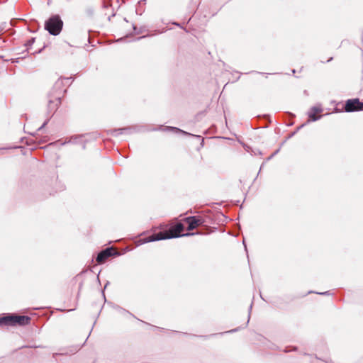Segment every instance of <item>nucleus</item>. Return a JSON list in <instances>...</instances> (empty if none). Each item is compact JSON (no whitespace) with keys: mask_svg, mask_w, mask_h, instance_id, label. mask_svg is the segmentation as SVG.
<instances>
[{"mask_svg":"<svg viewBox=\"0 0 363 363\" xmlns=\"http://www.w3.org/2000/svg\"><path fill=\"white\" fill-rule=\"evenodd\" d=\"M184 226L182 223H178L174 227L169 229L168 232H160L158 233L153 234L146 238V242L159 241L165 239L175 238L181 236H190L196 235L194 233H187L185 234H181L184 230ZM199 234V233H196Z\"/></svg>","mask_w":363,"mask_h":363,"instance_id":"obj_1","label":"nucleus"},{"mask_svg":"<svg viewBox=\"0 0 363 363\" xmlns=\"http://www.w3.org/2000/svg\"><path fill=\"white\" fill-rule=\"evenodd\" d=\"M63 21L59 15L52 16L45 23V29L52 35H57L62 29Z\"/></svg>","mask_w":363,"mask_h":363,"instance_id":"obj_2","label":"nucleus"},{"mask_svg":"<svg viewBox=\"0 0 363 363\" xmlns=\"http://www.w3.org/2000/svg\"><path fill=\"white\" fill-rule=\"evenodd\" d=\"M119 252L113 247H107L101 250L96 257V262L99 264L104 263L108 257L111 256H117Z\"/></svg>","mask_w":363,"mask_h":363,"instance_id":"obj_3","label":"nucleus"},{"mask_svg":"<svg viewBox=\"0 0 363 363\" xmlns=\"http://www.w3.org/2000/svg\"><path fill=\"white\" fill-rule=\"evenodd\" d=\"M346 112H354L363 110V103L359 99H348L345 106Z\"/></svg>","mask_w":363,"mask_h":363,"instance_id":"obj_4","label":"nucleus"},{"mask_svg":"<svg viewBox=\"0 0 363 363\" xmlns=\"http://www.w3.org/2000/svg\"><path fill=\"white\" fill-rule=\"evenodd\" d=\"M184 221L188 223L187 230L191 231L203 225L204 219L199 216H189L185 218Z\"/></svg>","mask_w":363,"mask_h":363,"instance_id":"obj_5","label":"nucleus"},{"mask_svg":"<svg viewBox=\"0 0 363 363\" xmlns=\"http://www.w3.org/2000/svg\"><path fill=\"white\" fill-rule=\"evenodd\" d=\"M101 8L104 11V14L108 16V21H111V18L115 16L116 13L112 7L111 0H103Z\"/></svg>","mask_w":363,"mask_h":363,"instance_id":"obj_6","label":"nucleus"},{"mask_svg":"<svg viewBox=\"0 0 363 363\" xmlns=\"http://www.w3.org/2000/svg\"><path fill=\"white\" fill-rule=\"evenodd\" d=\"M323 111L321 106H314L310 108L308 111V116L311 121H316L321 118V115L316 116L317 113H320Z\"/></svg>","mask_w":363,"mask_h":363,"instance_id":"obj_7","label":"nucleus"},{"mask_svg":"<svg viewBox=\"0 0 363 363\" xmlns=\"http://www.w3.org/2000/svg\"><path fill=\"white\" fill-rule=\"evenodd\" d=\"M16 315L8 314L3 317H0V325H15Z\"/></svg>","mask_w":363,"mask_h":363,"instance_id":"obj_8","label":"nucleus"},{"mask_svg":"<svg viewBox=\"0 0 363 363\" xmlns=\"http://www.w3.org/2000/svg\"><path fill=\"white\" fill-rule=\"evenodd\" d=\"M61 104V98L60 96H56L54 99H50L48 102V110L50 112H55Z\"/></svg>","mask_w":363,"mask_h":363,"instance_id":"obj_9","label":"nucleus"},{"mask_svg":"<svg viewBox=\"0 0 363 363\" xmlns=\"http://www.w3.org/2000/svg\"><path fill=\"white\" fill-rule=\"evenodd\" d=\"M30 318L26 315H16L15 325H26L29 324Z\"/></svg>","mask_w":363,"mask_h":363,"instance_id":"obj_10","label":"nucleus"},{"mask_svg":"<svg viewBox=\"0 0 363 363\" xmlns=\"http://www.w3.org/2000/svg\"><path fill=\"white\" fill-rule=\"evenodd\" d=\"M130 128H117L109 130V134L113 136H118L123 133H130Z\"/></svg>","mask_w":363,"mask_h":363,"instance_id":"obj_11","label":"nucleus"},{"mask_svg":"<svg viewBox=\"0 0 363 363\" xmlns=\"http://www.w3.org/2000/svg\"><path fill=\"white\" fill-rule=\"evenodd\" d=\"M35 38H30V40H28L27 41V43L25 44V45H26V47L27 48V49H29V48H30V46H32V45H33V44L34 43V42H35Z\"/></svg>","mask_w":363,"mask_h":363,"instance_id":"obj_12","label":"nucleus"},{"mask_svg":"<svg viewBox=\"0 0 363 363\" xmlns=\"http://www.w3.org/2000/svg\"><path fill=\"white\" fill-rule=\"evenodd\" d=\"M168 128L169 129H172V130L175 131V132H179V133H182L183 134H185V135H189L188 133L185 132V131H183L182 130H180L179 128H174V127H168Z\"/></svg>","mask_w":363,"mask_h":363,"instance_id":"obj_13","label":"nucleus"},{"mask_svg":"<svg viewBox=\"0 0 363 363\" xmlns=\"http://www.w3.org/2000/svg\"><path fill=\"white\" fill-rule=\"evenodd\" d=\"M48 121H45L43 123V125H42L40 127H39V128H38V130H42V129H43V128L47 125Z\"/></svg>","mask_w":363,"mask_h":363,"instance_id":"obj_14","label":"nucleus"},{"mask_svg":"<svg viewBox=\"0 0 363 363\" xmlns=\"http://www.w3.org/2000/svg\"><path fill=\"white\" fill-rule=\"evenodd\" d=\"M62 84V79H59L58 81L56 82L55 86H60Z\"/></svg>","mask_w":363,"mask_h":363,"instance_id":"obj_15","label":"nucleus"},{"mask_svg":"<svg viewBox=\"0 0 363 363\" xmlns=\"http://www.w3.org/2000/svg\"><path fill=\"white\" fill-rule=\"evenodd\" d=\"M318 294H322V295H325V294H329V291H325V292H323V293H318Z\"/></svg>","mask_w":363,"mask_h":363,"instance_id":"obj_16","label":"nucleus"},{"mask_svg":"<svg viewBox=\"0 0 363 363\" xmlns=\"http://www.w3.org/2000/svg\"><path fill=\"white\" fill-rule=\"evenodd\" d=\"M237 330H238V329H233V330H231L228 331V333H233V332H235Z\"/></svg>","mask_w":363,"mask_h":363,"instance_id":"obj_17","label":"nucleus"},{"mask_svg":"<svg viewBox=\"0 0 363 363\" xmlns=\"http://www.w3.org/2000/svg\"><path fill=\"white\" fill-rule=\"evenodd\" d=\"M64 79L68 82L70 80V78H65Z\"/></svg>","mask_w":363,"mask_h":363,"instance_id":"obj_18","label":"nucleus"},{"mask_svg":"<svg viewBox=\"0 0 363 363\" xmlns=\"http://www.w3.org/2000/svg\"><path fill=\"white\" fill-rule=\"evenodd\" d=\"M145 37H146L145 35L142 36V37H140V38H138V40L141 39V38H145Z\"/></svg>","mask_w":363,"mask_h":363,"instance_id":"obj_19","label":"nucleus"},{"mask_svg":"<svg viewBox=\"0 0 363 363\" xmlns=\"http://www.w3.org/2000/svg\"><path fill=\"white\" fill-rule=\"evenodd\" d=\"M249 320H250V315L248 316V320H247V323H249Z\"/></svg>","mask_w":363,"mask_h":363,"instance_id":"obj_20","label":"nucleus"},{"mask_svg":"<svg viewBox=\"0 0 363 363\" xmlns=\"http://www.w3.org/2000/svg\"><path fill=\"white\" fill-rule=\"evenodd\" d=\"M332 60V57L328 60V62H330Z\"/></svg>","mask_w":363,"mask_h":363,"instance_id":"obj_21","label":"nucleus"},{"mask_svg":"<svg viewBox=\"0 0 363 363\" xmlns=\"http://www.w3.org/2000/svg\"><path fill=\"white\" fill-rule=\"evenodd\" d=\"M33 347L37 348V347H40V346H34Z\"/></svg>","mask_w":363,"mask_h":363,"instance_id":"obj_22","label":"nucleus"}]
</instances>
